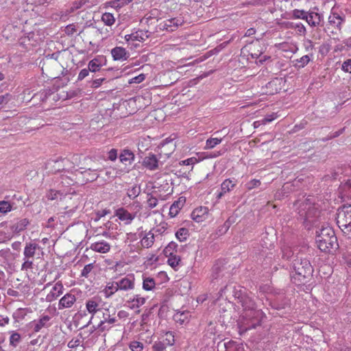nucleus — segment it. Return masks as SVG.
Masks as SVG:
<instances>
[{
    "label": "nucleus",
    "instance_id": "obj_15",
    "mask_svg": "<svg viewBox=\"0 0 351 351\" xmlns=\"http://www.w3.org/2000/svg\"><path fill=\"white\" fill-rule=\"evenodd\" d=\"M64 287L60 282H56L50 292L47 295L46 299L48 302H52L56 300L60 295L63 293Z\"/></svg>",
    "mask_w": 351,
    "mask_h": 351
},
{
    "label": "nucleus",
    "instance_id": "obj_49",
    "mask_svg": "<svg viewBox=\"0 0 351 351\" xmlns=\"http://www.w3.org/2000/svg\"><path fill=\"white\" fill-rule=\"evenodd\" d=\"M101 68V64L99 63V60L97 59H93L90 60L88 65V69L91 72L98 71Z\"/></svg>",
    "mask_w": 351,
    "mask_h": 351
},
{
    "label": "nucleus",
    "instance_id": "obj_44",
    "mask_svg": "<svg viewBox=\"0 0 351 351\" xmlns=\"http://www.w3.org/2000/svg\"><path fill=\"white\" fill-rule=\"evenodd\" d=\"M168 228L167 223L162 221L160 222L158 226L152 228L151 230H153V232H154L155 234H162Z\"/></svg>",
    "mask_w": 351,
    "mask_h": 351
},
{
    "label": "nucleus",
    "instance_id": "obj_4",
    "mask_svg": "<svg viewBox=\"0 0 351 351\" xmlns=\"http://www.w3.org/2000/svg\"><path fill=\"white\" fill-rule=\"evenodd\" d=\"M286 80L282 77H275L261 88L263 95H273L279 93L285 85Z\"/></svg>",
    "mask_w": 351,
    "mask_h": 351
},
{
    "label": "nucleus",
    "instance_id": "obj_58",
    "mask_svg": "<svg viewBox=\"0 0 351 351\" xmlns=\"http://www.w3.org/2000/svg\"><path fill=\"white\" fill-rule=\"evenodd\" d=\"M310 57L308 55H305L297 60V62L299 64L300 67H304L310 62Z\"/></svg>",
    "mask_w": 351,
    "mask_h": 351
},
{
    "label": "nucleus",
    "instance_id": "obj_55",
    "mask_svg": "<svg viewBox=\"0 0 351 351\" xmlns=\"http://www.w3.org/2000/svg\"><path fill=\"white\" fill-rule=\"evenodd\" d=\"M129 348L132 351H142L143 349V344L140 341H134L130 342Z\"/></svg>",
    "mask_w": 351,
    "mask_h": 351
},
{
    "label": "nucleus",
    "instance_id": "obj_24",
    "mask_svg": "<svg viewBox=\"0 0 351 351\" xmlns=\"http://www.w3.org/2000/svg\"><path fill=\"white\" fill-rule=\"evenodd\" d=\"M247 47L248 48L249 56L252 58H259L263 53V47L259 43H252Z\"/></svg>",
    "mask_w": 351,
    "mask_h": 351
},
{
    "label": "nucleus",
    "instance_id": "obj_31",
    "mask_svg": "<svg viewBox=\"0 0 351 351\" xmlns=\"http://www.w3.org/2000/svg\"><path fill=\"white\" fill-rule=\"evenodd\" d=\"M119 290L117 282H108L105 289L104 293L106 297H110Z\"/></svg>",
    "mask_w": 351,
    "mask_h": 351
},
{
    "label": "nucleus",
    "instance_id": "obj_60",
    "mask_svg": "<svg viewBox=\"0 0 351 351\" xmlns=\"http://www.w3.org/2000/svg\"><path fill=\"white\" fill-rule=\"evenodd\" d=\"M341 69L346 73H351V59H348L343 62Z\"/></svg>",
    "mask_w": 351,
    "mask_h": 351
},
{
    "label": "nucleus",
    "instance_id": "obj_6",
    "mask_svg": "<svg viewBox=\"0 0 351 351\" xmlns=\"http://www.w3.org/2000/svg\"><path fill=\"white\" fill-rule=\"evenodd\" d=\"M102 317L98 324V328L101 331H105L106 330H109L110 328L107 327L106 324H113L116 321V317L114 314L112 315H110V311L108 308L104 309L102 311Z\"/></svg>",
    "mask_w": 351,
    "mask_h": 351
},
{
    "label": "nucleus",
    "instance_id": "obj_40",
    "mask_svg": "<svg viewBox=\"0 0 351 351\" xmlns=\"http://www.w3.org/2000/svg\"><path fill=\"white\" fill-rule=\"evenodd\" d=\"M101 21L106 25L111 26L115 22V18L112 14L109 12H105L101 16Z\"/></svg>",
    "mask_w": 351,
    "mask_h": 351
},
{
    "label": "nucleus",
    "instance_id": "obj_63",
    "mask_svg": "<svg viewBox=\"0 0 351 351\" xmlns=\"http://www.w3.org/2000/svg\"><path fill=\"white\" fill-rule=\"evenodd\" d=\"M10 98L11 95L10 94L0 95V110L10 100Z\"/></svg>",
    "mask_w": 351,
    "mask_h": 351
},
{
    "label": "nucleus",
    "instance_id": "obj_53",
    "mask_svg": "<svg viewBox=\"0 0 351 351\" xmlns=\"http://www.w3.org/2000/svg\"><path fill=\"white\" fill-rule=\"evenodd\" d=\"M12 210V205L6 201H0V213H7Z\"/></svg>",
    "mask_w": 351,
    "mask_h": 351
},
{
    "label": "nucleus",
    "instance_id": "obj_25",
    "mask_svg": "<svg viewBox=\"0 0 351 351\" xmlns=\"http://www.w3.org/2000/svg\"><path fill=\"white\" fill-rule=\"evenodd\" d=\"M237 184V182L233 180L226 179L221 184V192L219 193V197H221L224 193H226L232 190Z\"/></svg>",
    "mask_w": 351,
    "mask_h": 351
},
{
    "label": "nucleus",
    "instance_id": "obj_3",
    "mask_svg": "<svg viewBox=\"0 0 351 351\" xmlns=\"http://www.w3.org/2000/svg\"><path fill=\"white\" fill-rule=\"evenodd\" d=\"M303 206V210H300L299 214L300 216L304 219L305 226L308 229H310L312 226L315 224L316 217L319 211L314 206H311L308 203L304 204Z\"/></svg>",
    "mask_w": 351,
    "mask_h": 351
},
{
    "label": "nucleus",
    "instance_id": "obj_33",
    "mask_svg": "<svg viewBox=\"0 0 351 351\" xmlns=\"http://www.w3.org/2000/svg\"><path fill=\"white\" fill-rule=\"evenodd\" d=\"M50 320V317L48 315L43 316L39 320L34 324V330L35 332L40 331L43 327L46 326V324Z\"/></svg>",
    "mask_w": 351,
    "mask_h": 351
},
{
    "label": "nucleus",
    "instance_id": "obj_29",
    "mask_svg": "<svg viewBox=\"0 0 351 351\" xmlns=\"http://www.w3.org/2000/svg\"><path fill=\"white\" fill-rule=\"evenodd\" d=\"M225 351H244V346L241 343L229 341L224 343Z\"/></svg>",
    "mask_w": 351,
    "mask_h": 351
},
{
    "label": "nucleus",
    "instance_id": "obj_62",
    "mask_svg": "<svg viewBox=\"0 0 351 351\" xmlns=\"http://www.w3.org/2000/svg\"><path fill=\"white\" fill-rule=\"evenodd\" d=\"M145 79V74H140L138 75V76H136L134 77H132V79L130 80L129 81V83L130 84H139L141 82H142L143 81H144Z\"/></svg>",
    "mask_w": 351,
    "mask_h": 351
},
{
    "label": "nucleus",
    "instance_id": "obj_13",
    "mask_svg": "<svg viewBox=\"0 0 351 351\" xmlns=\"http://www.w3.org/2000/svg\"><path fill=\"white\" fill-rule=\"evenodd\" d=\"M75 302V295L71 293H67L59 300L58 308L63 309L71 308Z\"/></svg>",
    "mask_w": 351,
    "mask_h": 351
},
{
    "label": "nucleus",
    "instance_id": "obj_56",
    "mask_svg": "<svg viewBox=\"0 0 351 351\" xmlns=\"http://www.w3.org/2000/svg\"><path fill=\"white\" fill-rule=\"evenodd\" d=\"M167 346L162 341H156L152 346L154 351H164Z\"/></svg>",
    "mask_w": 351,
    "mask_h": 351
},
{
    "label": "nucleus",
    "instance_id": "obj_16",
    "mask_svg": "<svg viewBox=\"0 0 351 351\" xmlns=\"http://www.w3.org/2000/svg\"><path fill=\"white\" fill-rule=\"evenodd\" d=\"M143 165L149 170L158 168V160L154 154H149L143 160Z\"/></svg>",
    "mask_w": 351,
    "mask_h": 351
},
{
    "label": "nucleus",
    "instance_id": "obj_50",
    "mask_svg": "<svg viewBox=\"0 0 351 351\" xmlns=\"http://www.w3.org/2000/svg\"><path fill=\"white\" fill-rule=\"evenodd\" d=\"M62 195V193L59 191H56L51 189L49 190L47 194L46 197L48 200H55L60 197Z\"/></svg>",
    "mask_w": 351,
    "mask_h": 351
},
{
    "label": "nucleus",
    "instance_id": "obj_48",
    "mask_svg": "<svg viewBox=\"0 0 351 351\" xmlns=\"http://www.w3.org/2000/svg\"><path fill=\"white\" fill-rule=\"evenodd\" d=\"M351 243L346 246V251L342 254V258L349 267H351Z\"/></svg>",
    "mask_w": 351,
    "mask_h": 351
},
{
    "label": "nucleus",
    "instance_id": "obj_41",
    "mask_svg": "<svg viewBox=\"0 0 351 351\" xmlns=\"http://www.w3.org/2000/svg\"><path fill=\"white\" fill-rule=\"evenodd\" d=\"M27 313V308H19L16 309L13 313V318L16 322H19L25 318Z\"/></svg>",
    "mask_w": 351,
    "mask_h": 351
},
{
    "label": "nucleus",
    "instance_id": "obj_1",
    "mask_svg": "<svg viewBox=\"0 0 351 351\" xmlns=\"http://www.w3.org/2000/svg\"><path fill=\"white\" fill-rule=\"evenodd\" d=\"M240 301L243 311L239 318L238 326L239 333L242 335L246 331L260 326L264 313L262 311L255 308L254 301L248 296H242Z\"/></svg>",
    "mask_w": 351,
    "mask_h": 351
},
{
    "label": "nucleus",
    "instance_id": "obj_36",
    "mask_svg": "<svg viewBox=\"0 0 351 351\" xmlns=\"http://www.w3.org/2000/svg\"><path fill=\"white\" fill-rule=\"evenodd\" d=\"M146 203L149 209H152L158 204V199L153 193H149L147 196Z\"/></svg>",
    "mask_w": 351,
    "mask_h": 351
},
{
    "label": "nucleus",
    "instance_id": "obj_45",
    "mask_svg": "<svg viewBox=\"0 0 351 351\" xmlns=\"http://www.w3.org/2000/svg\"><path fill=\"white\" fill-rule=\"evenodd\" d=\"M144 33L142 31L136 32L131 34H128L125 36L126 40H143L144 38L143 37Z\"/></svg>",
    "mask_w": 351,
    "mask_h": 351
},
{
    "label": "nucleus",
    "instance_id": "obj_42",
    "mask_svg": "<svg viewBox=\"0 0 351 351\" xmlns=\"http://www.w3.org/2000/svg\"><path fill=\"white\" fill-rule=\"evenodd\" d=\"M10 345L16 347L19 342L21 341V335L15 331H11L10 332Z\"/></svg>",
    "mask_w": 351,
    "mask_h": 351
},
{
    "label": "nucleus",
    "instance_id": "obj_18",
    "mask_svg": "<svg viewBox=\"0 0 351 351\" xmlns=\"http://www.w3.org/2000/svg\"><path fill=\"white\" fill-rule=\"evenodd\" d=\"M68 347L71 349L70 351H84V346L81 337H76L73 338L68 343Z\"/></svg>",
    "mask_w": 351,
    "mask_h": 351
},
{
    "label": "nucleus",
    "instance_id": "obj_51",
    "mask_svg": "<svg viewBox=\"0 0 351 351\" xmlns=\"http://www.w3.org/2000/svg\"><path fill=\"white\" fill-rule=\"evenodd\" d=\"M149 147V140L145 138L139 139L138 143V149L140 152L147 150Z\"/></svg>",
    "mask_w": 351,
    "mask_h": 351
},
{
    "label": "nucleus",
    "instance_id": "obj_14",
    "mask_svg": "<svg viewBox=\"0 0 351 351\" xmlns=\"http://www.w3.org/2000/svg\"><path fill=\"white\" fill-rule=\"evenodd\" d=\"M184 23V20L182 17H176L167 19L164 22L163 28L169 32H173Z\"/></svg>",
    "mask_w": 351,
    "mask_h": 351
},
{
    "label": "nucleus",
    "instance_id": "obj_54",
    "mask_svg": "<svg viewBox=\"0 0 351 351\" xmlns=\"http://www.w3.org/2000/svg\"><path fill=\"white\" fill-rule=\"evenodd\" d=\"M278 117V115L276 112H272L270 114H267L265 118H263L261 121H256L254 123H256L258 122H261L262 124H266L267 123L271 122L272 121L275 120Z\"/></svg>",
    "mask_w": 351,
    "mask_h": 351
},
{
    "label": "nucleus",
    "instance_id": "obj_9",
    "mask_svg": "<svg viewBox=\"0 0 351 351\" xmlns=\"http://www.w3.org/2000/svg\"><path fill=\"white\" fill-rule=\"evenodd\" d=\"M208 208L205 206H200L193 210L191 213V217L195 222L201 223L208 218Z\"/></svg>",
    "mask_w": 351,
    "mask_h": 351
},
{
    "label": "nucleus",
    "instance_id": "obj_28",
    "mask_svg": "<svg viewBox=\"0 0 351 351\" xmlns=\"http://www.w3.org/2000/svg\"><path fill=\"white\" fill-rule=\"evenodd\" d=\"M29 221L27 219L24 218L19 220L11 228L12 230L14 232L19 233L25 230L29 225Z\"/></svg>",
    "mask_w": 351,
    "mask_h": 351
},
{
    "label": "nucleus",
    "instance_id": "obj_46",
    "mask_svg": "<svg viewBox=\"0 0 351 351\" xmlns=\"http://www.w3.org/2000/svg\"><path fill=\"white\" fill-rule=\"evenodd\" d=\"M82 173L84 175V178L86 179V181L88 182L94 181L98 178V174L95 169L92 171L90 169H88Z\"/></svg>",
    "mask_w": 351,
    "mask_h": 351
},
{
    "label": "nucleus",
    "instance_id": "obj_34",
    "mask_svg": "<svg viewBox=\"0 0 351 351\" xmlns=\"http://www.w3.org/2000/svg\"><path fill=\"white\" fill-rule=\"evenodd\" d=\"M189 236V230L186 228H180L176 232V237L180 242L186 241Z\"/></svg>",
    "mask_w": 351,
    "mask_h": 351
},
{
    "label": "nucleus",
    "instance_id": "obj_30",
    "mask_svg": "<svg viewBox=\"0 0 351 351\" xmlns=\"http://www.w3.org/2000/svg\"><path fill=\"white\" fill-rule=\"evenodd\" d=\"M146 299L140 295H136L131 300L128 301L129 306L132 308H138L145 303Z\"/></svg>",
    "mask_w": 351,
    "mask_h": 351
},
{
    "label": "nucleus",
    "instance_id": "obj_20",
    "mask_svg": "<svg viewBox=\"0 0 351 351\" xmlns=\"http://www.w3.org/2000/svg\"><path fill=\"white\" fill-rule=\"evenodd\" d=\"M168 257L167 264L176 271H178L182 265V259L177 254H171L166 256Z\"/></svg>",
    "mask_w": 351,
    "mask_h": 351
},
{
    "label": "nucleus",
    "instance_id": "obj_11",
    "mask_svg": "<svg viewBox=\"0 0 351 351\" xmlns=\"http://www.w3.org/2000/svg\"><path fill=\"white\" fill-rule=\"evenodd\" d=\"M114 215L125 225L130 224L135 218V214L130 213L124 208H119L115 210Z\"/></svg>",
    "mask_w": 351,
    "mask_h": 351
},
{
    "label": "nucleus",
    "instance_id": "obj_26",
    "mask_svg": "<svg viewBox=\"0 0 351 351\" xmlns=\"http://www.w3.org/2000/svg\"><path fill=\"white\" fill-rule=\"evenodd\" d=\"M120 161L123 163L131 164L134 160V154L130 149H125L122 150L119 155Z\"/></svg>",
    "mask_w": 351,
    "mask_h": 351
},
{
    "label": "nucleus",
    "instance_id": "obj_64",
    "mask_svg": "<svg viewBox=\"0 0 351 351\" xmlns=\"http://www.w3.org/2000/svg\"><path fill=\"white\" fill-rule=\"evenodd\" d=\"M77 32L75 28V25L74 24L68 25L64 29L65 34L67 35H73L74 33Z\"/></svg>",
    "mask_w": 351,
    "mask_h": 351
},
{
    "label": "nucleus",
    "instance_id": "obj_22",
    "mask_svg": "<svg viewBox=\"0 0 351 351\" xmlns=\"http://www.w3.org/2000/svg\"><path fill=\"white\" fill-rule=\"evenodd\" d=\"M38 248V245L35 243H26L23 250V257L34 258Z\"/></svg>",
    "mask_w": 351,
    "mask_h": 351
},
{
    "label": "nucleus",
    "instance_id": "obj_61",
    "mask_svg": "<svg viewBox=\"0 0 351 351\" xmlns=\"http://www.w3.org/2000/svg\"><path fill=\"white\" fill-rule=\"evenodd\" d=\"M93 269V265L92 263L88 264L84 266L83 269L82 270L81 275L83 277L87 278L90 272Z\"/></svg>",
    "mask_w": 351,
    "mask_h": 351
},
{
    "label": "nucleus",
    "instance_id": "obj_23",
    "mask_svg": "<svg viewBox=\"0 0 351 351\" xmlns=\"http://www.w3.org/2000/svg\"><path fill=\"white\" fill-rule=\"evenodd\" d=\"M344 17L341 16L339 14L332 12L329 16L328 21L330 24L334 25L337 29H341V25L344 22Z\"/></svg>",
    "mask_w": 351,
    "mask_h": 351
},
{
    "label": "nucleus",
    "instance_id": "obj_35",
    "mask_svg": "<svg viewBox=\"0 0 351 351\" xmlns=\"http://www.w3.org/2000/svg\"><path fill=\"white\" fill-rule=\"evenodd\" d=\"M175 144L172 141L163 143L161 146V152L165 155L169 156L175 150Z\"/></svg>",
    "mask_w": 351,
    "mask_h": 351
},
{
    "label": "nucleus",
    "instance_id": "obj_12",
    "mask_svg": "<svg viewBox=\"0 0 351 351\" xmlns=\"http://www.w3.org/2000/svg\"><path fill=\"white\" fill-rule=\"evenodd\" d=\"M90 248L94 252L106 254L110 252L111 245L108 242L101 240L92 243Z\"/></svg>",
    "mask_w": 351,
    "mask_h": 351
},
{
    "label": "nucleus",
    "instance_id": "obj_38",
    "mask_svg": "<svg viewBox=\"0 0 351 351\" xmlns=\"http://www.w3.org/2000/svg\"><path fill=\"white\" fill-rule=\"evenodd\" d=\"M222 138H209L206 141L204 149H210L215 147L217 145L220 144Z\"/></svg>",
    "mask_w": 351,
    "mask_h": 351
},
{
    "label": "nucleus",
    "instance_id": "obj_19",
    "mask_svg": "<svg viewBox=\"0 0 351 351\" xmlns=\"http://www.w3.org/2000/svg\"><path fill=\"white\" fill-rule=\"evenodd\" d=\"M185 199L180 197L177 201H175L169 208V215L171 217H175L178 215L181 208L183 207Z\"/></svg>",
    "mask_w": 351,
    "mask_h": 351
},
{
    "label": "nucleus",
    "instance_id": "obj_17",
    "mask_svg": "<svg viewBox=\"0 0 351 351\" xmlns=\"http://www.w3.org/2000/svg\"><path fill=\"white\" fill-rule=\"evenodd\" d=\"M111 54L114 60H123L128 58V53L125 48L116 47L111 51Z\"/></svg>",
    "mask_w": 351,
    "mask_h": 351
},
{
    "label": "nucleus",
    "instance_id": "obj_37",
    "mask_svg": "<svg viewBox=\"0 0 351 351\" xmlns=\"http://www.w3.org/2000/svg\"><path fill=\"white\" fill-rule=\"evenodd\" d=\"M162 341L166 346H173L176 341L173 333L170 331L165 332Z\"/></svg>",
    "mask_w": 351,
    "mask_h": 351
},
{
    "label": "nucleus",
    "instance_id": "obj_32",
    "mask_svg": "<svg viewBox=\"0 0 351 351\" xmlns=\"http://www.w3.org/2000/svg\"><path fill=\"white\" fill-rule=\"evenodd\" d=\"M286 27L287 28L295 29L300 35H304L306 32V27L301 23H294L288 22Z\"/></svg>",
    "mask_w": 351,
    "mask_h": 351
},
{
    "label": "nucleus",
    "instance_id": "obj_59",
    "mask_svg": "<svg viewBox=\"0 0 351 351\" xmlns=\"http://www.w3.org/2000/svg\"><path fill=\"white\" fill-rule=\"evenodd\" d=\"M261 185V181L259 180L253 179L250 180L247 184L246 187L248 190H252Z\"/></svg>",
    "mask_w": 351,
    "mask_h": 351
},
{
    "label": "nucleus",
    "instance_id": "obj_43",
    "mask_svg": "<svg viewBox=\"0 0 351 351\" xmlns=\"http://www.w3.org/2000/svg\"><path fill=\"white\" fill-rule=\"evenodd\" d=\"M34 268V258L23 257V263L21 265V270L28 271Z\"/></svg>",
    "mask_w": 351,
    "mask_h": 351
},
{
    "label": "nucleus",
    "instance_id": "obj_7",
    "mask_svg": "<svg viewBox=\"0 0 351 351\" xmlns=\"http://www.w3.org/2000/svg\"><path fill=\"white\" fill-rule=\"evenodd\" d=\"M119 290L128 291L133 289L135 285L134 275L131 274L117 281Z\"/></svg>",
    "mask_w": 351,
    "mask_h": 351
},
{
    "label": "nucleus",
    "instance_id": "obj_57",
    "mask_svg": "<svg viewBox=\"0 0 351 351\" xmlns=\"http://www.w3.org/2000/svg\"><path fill=\"white\" fill-rule=\"evenodd\" d=\"M304 264L305 265V268H304V272H302V271H300V267H296L297 269H298V273L299 275L300 276H303L304 277L306 276V274L308 273V274H310L311 271V266L310 265V263L307 261H305L304 262Z\"/></svg>",
    "mask_w": 351,
    "mask_h": 351
},
{
    "label": "nucleus",
    "instance_id": "obj_39",
    "mask_svg": "<svg viewBox=\"0 0 351 351\" xmlns=\"http://www.w3.org/2000/svg\"><path fill=\"white\" fill-rule=\"evenodd\" d=\"M140 193L141 189L139 186H137L136 185H134L127 190V195L131 199H134L136 197H137L139 195Z\"/></svg>",
    "mask_w": 351,
    "mask_h": 351
},
{
    "label": "nucleus",
    "instance_id": "obj_47",
    "mask_svg": "<svg viewBox=\"0 0 351 351\" xmlns=\"http://www.w3.org/2000/svg\"><path fill=\"white\" fill-rule=\"evenodd\" d=\"M178 245L175 242H170L167 246L164 249V254L165 256L175 254L174 252L177 251Z\"/></svg>",
    "mask_w": 351,
    "mask_h": 351
},
{
    "label": "nucleus",
    "instance_id": "obj_8",
    "mask_svg": "<svg viewBox=\"0 0 351 351\" xmlns=\"http://www.w3.org/2000/svg\"><path fill=\"white\" fill-rule=\"evenodd\" d=\"M140 243L141 245L144 248H149L151 247L155 241V235L154 232H153V230H149V231H142L140 233Z\"/></svg>",
    "mask_w": 351,
    "mask_h": 351
},
{
    "label": "nucleus",
    "instance_id": "obj_21",
    "mask_svg": "<svg viewBox=\"0 0 351 351\" xmlns=\"http://www.w3.org/2000/svg\"><path fill=\"white\" fill-rule=\"evenodd\" d=\"M321 19V15L319 13L311 11L307 13L306 21L310 26L316 27L319 25Z\"/></svg>",
    "mask_w": 351,
    "mask_h": 351
},
{
    "label": "nucleus",
    "instance_id": "obj_27",
    "mask_svg": "<svg viewBox=\"0 0 351 351\" xmlns=\"http://www.w3.org/2000/svg\"><path fill=\"white\" fill-rule=\"evenodd\" d=\"M156 287V281L154 278L143 275V289L145 291H153Z\"/></svg>",
    "mask_w": 351,
    "mask_h": 351
},
{
    "label": "nucleus",
    "instance_id": "obj_5",
    "mask_svg": "<svg viewBox=\"0 0 351 351\" xmlns=\"http://www.w3.org/2000/svg\"><path fill=\"white\" fill-rule=\"evenodd\" d=\"M351 221V204L343 205L338 210L337 223L338 226H346Z\"/></svg>",
    "mask_w": 351,
    "mask_h": 351
},
{
    "label": "nucleus",
    "instance_id": "obj_2",
    "mask_svg": "<svg viewBox=\"0 0 351 351\" xmlns=\"http://www.w3.org/2000/svg\"><path fill=\"white\" fill-rule=\"evenodd\" d=\"M316 243L317 247L324 252H330L338 246L337 237L329 226L322 227L316 231Z\"/></svg>",
    "mask_w": 351,
    "mask_h": 351
},
{
    "label": "nucleus",
    "instance_id": "obj_52",
    "mask_svg": "<svg viewBox=\"0 0 351 351\" xmlns=\"http://www.w3.org/2000/svg\"><path fill=\"white\" fill-rule=\"evenodd\" d=\"M307 13L304 10L295 9L293 10V17L294 19L306 20L307 19Z\"/></svg>",
    "mask_w": 351,
    "mask_h": 351
},
{
    "label": "nucleus",
    "instance_id": "obj_10",
    "mask_svg": "<svg viewBox=\"0 0 351 351\" xmlns=\"http://www.w3.org/2000/svg\"><path fill=\"white\" fill-rule=\"evenodd\" d=\"M101 299L98 297H93L86 302V308L88 313L91 314V319L100 311Z\"/></svg>",
    "mask_w": 351,
    "mask_h": 351
}]
</instances>
